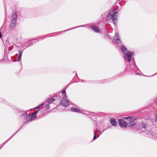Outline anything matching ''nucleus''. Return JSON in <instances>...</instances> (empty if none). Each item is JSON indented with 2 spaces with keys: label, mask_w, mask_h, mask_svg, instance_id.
Returning a JSON list of instances; mask_svg holds the SVG:
<instances>
[{
  "label": "nucleus",
  "mask_w": 157,
  "mask_h": 157,
  "mask_svg": "<svg viewBox=\"0 0 157 157\" xmlns=\"http://www.w3.org/2000/svg\"><path fill=\"white\" fill-rule=\"evenodd\" d=\"M94 136L93 137V140H95L96 139H97V138H98L99 136V135H98V136H96V133L95 132H94Z\"/></svg>",
  "instance_id": "30"
},
{
  "label": "nucleus",
  "mask_w": 157,
  "mask_h": 157,
  "mask_svg": "<svg viewBox=\"0 0 157 157\" xmlns=\"http://www.w3.org/2000/svg\"><path fill=\"white\" fill-rule=\"evenodd\" d=\"M135 120L132 121L131 122L128 123V126L129 127H131L133 126H134L136 124V122H135Z\"/></svg>",
  "instance_id": "21"
},
{
  "label": "nucleus",
  "mask_w": 157,
  "mask_h": 157,
  "mask_svg": "<svg viewBox=\"0 0 157 157\" xmlns=\"http://www.w3.org/2000/svg\"><path fill=\"white\" fill-rule=\"evenodd\" d=\"M75 78H74L71 81V83L68 84L67 86V87L68 86H69L71 84H72L74 82H79V81H78V82H76V81H74V79Z\"/></svg>",
  "instance_id": "31"
},
{
  "label": "nucleus",
  "mask_w": 157,
  "mask_h": 157,
  "mask_svg": "<svg viewBox=\"0 0 157 157\" xmlns=\"http://www.w3.org/2000/svg\"><path fill=\"white\" fill-rule=\"evenodd\" d=\"M121 50L122 51L124 55L128 53V51L127 48L123 45H121Z\"/></svg>",
  "instance_id": "11"
},
{
  "label": "nucleus",
  "mask_w": 157,
  "mask_h": 157,
  "mask_svg": "<svg viewBox=\"0 0 157 157\" xmlns=\"http://www.w3.org/2000/svg\"><path fill=\"white\" fill-rule=\"evenodd\" d=\"M132 63H133L132 66H131V71L134 72L138 71H140V70L136 64L134 58H132Z\"/></svg>",
  "instance_id": "6"
},
{
  "label": "nucleus",
  "mask_w": 157,
  "mask_h": 157,
  "mask_svg": "<svg viewBox=\"0 0 157 157\" xmlns=\"http://www.w3.org/2000/svg\"><path fill=\"white\" fill-rule=\"evenodd\" d=\"M87 113H89L90 115L91 116H96L98 115V114L92 112H90L89 111H87Z\"/></svg>",
  "instance_id": "25"
},
{
  "label": "nucleus",
  "mask_w": 157,
  "mask_h": 157,
  "mask_svg": "<svg viewBox=\"0 0 157 157\" xmlns=\"http://www.w3.org/2000/svg\"><path fill=\"white\" fill-rule=\"evenodd\" d=\"M112 79L113 80V78H109L107 79H104L102 80H100L98 81V83L101 84L106 82H109L112 81V80H111V79Z\"/></svg>",
  "instance_id": "12"
},
{
  "label": "nucleus",
  "mask_w": 157,
  "mask_h": 157,
  "mask_svg": "<svg viewBox=\"0 0 157 157\" xmlns=\"http://www.w3.org/2000/svg\"><path fill=\"white\" fill-rule=\"evenodd\" d=\"M77 78H78L79 79V80L81 82H86V80H83L82 79H80L79 78V77H78V76H77Z\"/></svg>",
  "instance_id": "35"
},
{
  "label": "nucleus",
  "mask_w": 157,
  "mask_h": 157,
  "mask_svg": "<svg viewBox=\"0 0 157 157\" xmlns=\"http://www.w3.org/2000/svg\"><path fill=\"white\" fill-rule=\"evenodd\" d=\"M113 23L115 25L117 21V18L116 17H112V19Z\"/></svg>",
  "instance_id": "26"
},
{
  "label": "nucleus",
  "mask_w": 157,
  "mask_h": 157,
  "mask_svg": "<svg viewBox=\"0 0 157 157\" xmlns=\"http://www.w3.org/2000/svg\"><path fill=\"white\" fill-rule=\"evenodd\" d=\"M113 39L116 45H118L119 44H122V42L121 40L119 39L118 33H115V35L113 37Z\"/></svg>",
  "instance_id": "8"
},
{
  "label": "nucleus",
  "mask_w": 157,
  "mask_h": 157,
  "mask_svg": "<svg viewBox=\"0 0 157 157\" xmlns=\"http://www.w3.org/2000/svg\"><path fill=\"white\" fill-rule=\"evenodd\" d=\"M73 72L75 73V76L74 77V78H75L76 77H77V72L76 71H74Z\"/></svg>",
  "instance_id": "38"
},
{
  "label": "nucleus",
  "mask_w": 157,
  "mask_h": 157,
  "mask_svg": "<svg viewBox=\"0 0 157 157\" xmlns=\"http://www.w3.org/2000/svg\"><path fill=\"white\" fill-rule=\"evenodd\" d=\"M49 104L48 103V104H46L45 105V108L47 109H50V105H49Z\"/></svg>",
  "instance_id": "34"
},
{
  "label": "nucleus",
  "mask_w": 157,
  "mask_h": 157,
  "mask_svg": "<svg viewBox=\"0 0 157 157\" xmlns=\"http://www.w3.org/2000/svg\"><path fill=\"white\" fill-rule=\"evenodd\" d=\"M157 73H155V74H154V75H153L151 76H154V75H157Z\"/></svg>",
  "instance_id": "44"
},
{
  "label": "nucleus",
  "mask_w": 157,
  "mask_h": 157,
  "mask_svg": "<svg viewBox=\"0 0 157 157\" xmlns=\"http://www.w3.org/2000/svg\"><path fill=\"white\" fill-rule=\"evenodd\" d=\"M17 133L16 132L9 139L7 140L5 142L2 143L0 146V148L1 149L5 144L10 139H11Z\"/></svg>",
  "instance_id": "14"
},
{
  "label": "nucleus",
  "mask_w": 157,
  "mask_h": 157,
  "mask_svg": "<svg viewBox=\"0 0 157 157\" xmlns=\"http://www.w3.org/2000/svg\"><path fill=\"white\" fill-rule=\"evenodd\" d=\"M3 43L4 44L5 48H7L9 45L10 43L8 40H6L5 41H3Z\"/></svg>",
  "instance_id": "22"
},
{
  "label": "nucleus",
  "mask_w": 157,
  "mask_h": 157,
  "mask_svg": "<svg viewBox=\"0 0 157 157\" xmlns=\"http://www.w3.org/2000/svg\"><path fill=\"white\" fill-rule=\"evenodd\" d=\"M87 111H86V113H83V114H85L88 115H90L89 113H87Z\"/></svg>",
  "instance_id": "40"
},
{
  "label": "nucleus",
  "mask_w": 157,
  "mask_h": 157,
  "mask_svg": "<svg viewBox=\"0 0 157 157\" xmlns=\"http://www.w3.org/2000/svg\"><path fill=\"white\" fill-rule=\"evenodd\" d=\"M20 117H24V119L25 121L23 122V124L16 132H17V133L23 126L24 125L27 124L28 123L32 121V119H31V118L30 114H27L26 113H24L21 115Z\"/></svg>",
  "instance_id": "1"
},
{
  "label": "nucleus",
  "mask_w": 157,
  "mask_h": 157,
  "mask_svg": "<svg viewBox=\"0 0 157 157\" xmlns=\"http://www.w3.org/2000/svg\"><path fill=\"white\" fill-rule=\"evenodd\" d=\"M2 34L1 32H0V38H2Z\"/></svg>",
  "instance_id": "41"
},
{
  "label": "nucleus",
  "mask_w": 157,
  "mask_h": 157,
  "mask_svg": "<svg viewBox=\"0 0 157 157\" xmlns=\"http://www.w3.org/2000/svg\"><path fill=\"white\" fill-rule=\"evenodd\" d=\"M67 88V87L65 88H64L63 89V90L62 92V95L64 96L63 97H65V98H67V96L65 89Z\"/></svg>",
  "instance_id": "23"
},
{
  "label": "nucleus",
  "mask_w": 157,
  "mask_h": 157,
  "mask_svg": "<svg viewBox=\"0 0 157 157\" xmlns=\"http://www.w3.org/2000/svg\"><path fill=\"white\" fill-rule=\"evenodd\" d=\"M55 100V99L53 98H48L46 99V101L48 103L51 104Z\"/></svg>",
  "instance_id": "20"
},
{
  "label": "nucleus",
  "mask_w": 157,
  "mask_h": 157,
  "mask_svg": "<svg viewBox=\"0 0 157 157\" xmlns=\"http://www.w3.org/2000/svg\"><path fill=\"white\" fill-rule=\"evenodd\" d=\"M134 53V52H132L130 51H128V53L124 54L123 56L124 58L125 61L128 63L131 61H132L133 54Z\"/></svg>",
  "instance_id": "2"
},
{
  "label": "nucleus",
  "mask_w": 157,
  "mask_h": 157,
  "mask_svg": "<svg viewBox=\"0 0 157 157\" xmlns=\"http://www.w3.org/2000/svg\"><path fill=\"white\" fill-rule=\"evenodd\" d=\"M45 37L43 36L41 37L38 38L36 39H34L31 40H30L26 43V44H28L27 45L26 47H29L33 45V43H36L38 41H40L44 39Z\"/></svg>",
  "instance_id": "4"
},
{
  "label": "nucleus",
  "mask_w": 157,
  "mask_h": 157,
  "mask_svg": "<svg viewBox=\"0 0 157 157\" xmlns=\"http://www.w3.org/2000/svg\"><path fill=\"white\" fill-rule=\"evenodd\" d=\"M44 104V103H43L39 105L37 107H35L34 108V109H38L40 108V107H41Z\"/></svg>",
  "instance_id": "29"
},
{
  "label": "nucleus",
  "mask_w": 157,
  "mask_h": 157,
  "mask_svg": "<svg viewBox=\"0 0 157 157\" xmlns=\"http://www.w3.org/2000/svg\"><path fill=\"white\" fill-rule=\"evenodd\" d=\"M61 106L64 107H67L70 104L69 101L66 98L63 97L60 102Z\"/></svg>",
  "instance_id": "5"
},
{
  "label": "nucleus",
  "mask_w": 157,
  "mask_h": 157,
  "mask_svg": "<svg viewBox=\"0 0 157 157\" xmlns=\"http://www.w3.org/2000/svg\"><path fill=\"white\" fill-rule=\"evenodd\" d=\"M59 94L60 93H59V94H56L54 97L56 98L57 99H59L60 97L59 95Z\"/></svg>",
  "instance_id": "33"
},
{
  "label": "nucleus",
  "mask_w": 157,
  "mask_h": 157,
  "mask_svg": "<svg viewBox=\"0 0 157 157\" xmlns=\"http://www.w3.org/2000/svg\"><path fill=\"white\" fill-rule=\"evenodd\" d=\"M90 28L95 33H99L100 32V30L99 28L96 25H92L90 26Z\"/></svg>",
  "instance_id": "10"
},
{
  "label": "nucleus",
  "mask_w": 157,
  "mask_h": 157,
  "mask_svg": "<svg viewBox=\"0 0 157 157\" xmlns=\"http://www.w3.org/2000/svg\"><path fill=\"white\" fill-rule=\"evenodd\" d=\"M110 122L113 126H116L117 124V122L116 120L113 118H111L110 119Z\"/></svg>",
  "instance_id": "17"
},
{
  "label": "nucleus",
  "mask_w": 157,
  "mask_h": 157,
  "mask_svg": "<svg viewBox=\"0 0 157 157\" xmlns=\"http://www.w3.org/2000/svg\"><path fill=\"white\" fill-rule=\"evenodd\" d=\"M135 120V117H128V118L127 119L128 121L129 122H131L132 121Z\"/></svg>",
  "instance_id": "24"
},
{
  "label": "nucleus",
  "mask_w": 157,
  "mask_h": 157,
  "mask_svg": "<svg viewBox=\"0 0 157 157\" xmlns=\"http://www.w3.org/2000/svg\"><path fill=\"white\" fill-rule=\"evenodd\" d=\"M155 121H157V115L156 116V117L155 118Z\"/></svg>",
  "instance_id": "45"
},
{
  "label": "nucleus",
  "mask_w": 157,
  "mask_h": 157,
  "mask_svg": "<svg viewBox=\"0 0 157 157\" xmlns=\"http://www.w3.org/2000/svg\"><path fill=\"white\" fill-rule=\"evenodd\" d=\"M136 75H140V74L139 73H137H137H136Z\"/></svg>",
  "instance_id": "43"
},
{
  "label": "nucleus",
  "mask_w": 157,
  "mask_h": 157,
  "mask_svg": "<svg viewBox=\"0 0 157 157\" xmlns=\"http://www.w3.org/2000/svg\"><path fill=\"white\" fill-rule=\"evenodd\" d=\"M73 106H76V105H73Z\"/></svg>",
  "instance_id": "47"
},
{
  "label": "nucleus",
  "mask_w": 157,
  "mask_h": 157,
  "mask_svg": "<svg viewBox=\"0 0 157 157\" xmlns=\"http://www.w3.org/2000/svg\"><path fill=\"white\" fill-rule=\"evenodd\" d=\"M23 51L19 50L18 51V57L17 59V61H19L21 59Z\"/></svg>",
  "instance_id": "19"
},
{
  "label": "nucleus",
  "mask_w": 157,
  "mask_h": 157,
  "mask_svg": "<svg viewBox=\"0 0 157 157\" xmlns=\"http://www.w3.org/2000/svg\"><path fill=\"white\" fill-rule=\"evenodd\" d=\"M17 18V12L14 10L12 16L11 21L10 24V27L11 29L13 28L15 26Z\"/></svg>",
  "instance_id": "3"
},
{
  "label": "nucleus",
  "mask_w": 157,
  "mask_h": 157,
  "mask_svg": "<svg viewBox=\"0 0 157 157\" xmlns=\"http://www.w3.org/2000/svg\"><path fill=\"white\" fill-rule=\"evenodd\" d=\"M111 11L109 13H107L106 14V20L107 21H109L111 20L112 17V13H111Z\"/></svg>",
  "instance_id": "18"
},
{
  "label": "nucleus",
  "mask_w": 157,
  "mask_h": 157,
  "mask_svg": "<svg viewBox=\"0 0 157 157\" xmlns=\"http://www.w3.org/2000/svg\"><path fill=\"white\" fill-rule=\"evenodd\" d=\"M71 111L73 112H74L75 113H82L81 111L79 109L75 107L71 108Z\"/></svg>",
  "instance_id": "16"
},
{
  "label": "nucleus",
  "mask_w": 157,
  "mask_h": 157,
  "mask_svg": "<svg viewBox=\"0 0 157 157\" xmlns=\"http://www.w3.org/2000/svg\"><path fill=\"white\" fill-rule=\"evenodd\" d=\"M106 129H104V130H103L102 131V132H104Z\"/></svg>",
  "instance_id": "46"
},
{
  "label": "nucleus",
  "mask_w": 157,
  "mask_h": 157,
  "mask_svg": "<svg viewBox=\"0 0 157 157\" xmlns=\"http://www.w3.org/2000/svg\"><path fill=\"white\" fill-rule=\"evenodd\" d=\"M0 101L8 105H9V103L6 101L5 100L3 99L2 98H0Z\"/></svg>",
  "instance_id": "27"
},
{
  "label": "nucleus",
  "mask_w": 157,
  "mask_h": 157,
  "mask_svg": "<svg viewBox=\"0 0 157 157\" xmlns=\"http://www.w3.org/2000/svg\"><path fill=\"white\" fill-rule=\"evenodd\" d=\"M13 46H11L9 48L8 51H10L13 49Z\"/></svg>",
  "instance_id": "36"
},
{
  "label": "nucleus",
  "mask_w": 157,
  "mask_h": 157,
  "mask_svg": "<svg viewBox=\"0 0 157 157\" xmlns=\"http://www.w3.org/2000/svg\"><path fill=\"white\" fill-rule=\"evenodd\" d=\"M87 25H80V26H76V27H73V28H70L69 29L65 30L63 31H60L59 32L62 33L63 32L67 31H68V30H71V29H75L77 28H78V27H87Z\"/></svg>",
  "instance_id": "13"
},
{
  "label": "nucleus",
  "mask_w": 157,
  "mask_h": 157,
  "mask_svg": "<svg viewBox=\"0 0 157 157\" xmlns=\"http://www.w3.org/2000/svg\"><path fill=\"white\" fill-rule=\"evenodd\" d=\"M97 131L98 132H99V134L98 135H100L101 133H102V132H101V131L99 130H98V129H97Z\"/></svg>",
  "instance_id": "37"
},
{
  "label": "nucleus",
  "mask_w": 157,
  "mask_h": 157,
  "mask_svg": "<svg viewBox=\"0 0 157 157\" xmlns=\"http://www.w3.org/2000/svg\"><path fill=\"white\" fill-rule=\"evenodd\" d=\"M118 14L117 11H116L113 12V13L112 14V17H116L117 16V15Z\"/></svg>",
  "instance_id": "28"
},
{
  "label": "nucleus",
  "mask_w": 157,
  "mask_h": 157,
  "mask_svg": "<svg viewBox=\"0 0 157 157\" xmlns=\"http://www.w3.org/2000/svg\"><path fill=\"white\" fill-rule=\"evenodd\" d=\"M128 117H124V119H126L127 120V119H128Z\"/></svg>",
  "instance_id": "42"
},
{
  "label": "nucleus",
  "mask_w": 157,
  "mask_h": 157,
  "mask_svg": "<svg viewBox=\"0 0 157 157\" xmlns=\"http://www.w3.org/2000/svg\"><path fill=\"white\" fill-rule=\"evenodd\" d=\"M105 37V38L106 37H109V35L108 34H106L104 35Z\"/></svg>",
  "instance_id": "39"
},
{
  "label": "nucleus",
  "mask_w": 157,
  "mask_h": 157,
  "mask_svg": "<svg viewBox=\"0 0 157 157\" xmlns=\"http://www.w3.org/2000/svg\"><path fill=\"white\" fill-rule=\"evenodd\" d=\"M13 108L14 109H16L14 108Z\"/></svg>",
  "instance_id": "49"
},
{
  "label": "nucleus",
  "mask_w": 157,
  "mask_h": 157,
  "mask_svg": "<svg viewBox=\"0 0 157 157\" xmlns=\"http://www.w3.org/2000/svg\"><path fill=\"white\" fill-rule=\"evenodd\" d=\"M16 55L17 56H18V54H16Z\"/></svg>",
  "instance_id": "48"
},
{
  "label": "nucleus",
  "mask_w": 157,
  "mask_h": 157,
  "mask_svg": "<svg viewBox=\"0 0 157 157\" xmlns=\"http://www.w3.org/2000/svg\"><path fill=\"white\" fill-rule=\"evenodd\" d=\"M7 53L6 48H5V51H4V56L7 57Z\"/></svg>",
  "instance_id": "32"
},
{
  "label": "nucleus",
  "mask_w": 157,
  "mask_h": 157,
  "mask_svg": "<svg viewBox=\"0 0 157 157\" xmlns=\"http://www.w3.org/2000/svg\"><path fill=\"white\" fill-rule=\"evenodd\" d=\"M41 112L40 111V109H38L35 112L32 113L30 114V117L31 119H32V121L34 120L36 117V115L39 113H41Z\"/></svg>",
  "instance_id": "9"
},
{
  "label": "nucleus",
  "mask_w": 157,
  "mask_h": 157,
  "mask_svg": "<svg viewBox=\"0 0 157 157\" xmlns=\"http://www.w3.org/2000/svg\"><path fill=\"white\" fill-rule=\"evenodd\" d=\"M140 124L142 129H144L145 131L149 130H147L148 127L146 125V124L144 122H141Z\"/></svg>",
  "instance_id": "15"
},
{
  "label": "nucleus",
  "mask_w": 157,
  "mask_h": 157,
  "mask_svg": "<svg viewBox=\"0 0 157 157\" xmlns=\"http://www.w3.org/2000/svg\"><path fill=\"white\" fill-rule=\"evenodd\" d=\"M107 12H105V14H106V13H107Z\"/></svg>",
  "instance_id": "50"
},
{
  "label": "nucleus",
  "mask_w": 157,
  "mask_h": 157,
  "mask_svg": "<svg viewBox=\"0 0 157 157\" xmlns=\"http://www.w3.org/2000/svg\"><path fill=\"white\" fill-rule=\"evenodd\" d=\"M119 126L121 128H126L127 126V123L122 119H120L118 120Z\"/></svg>",
  "instance_id": "7"
},
{
  "label": "nucleus",
  "mask_w": 157,
  "mask_h": 157,
  "mask_svg": "<svg viewBox=\"0 0 157 157\" xmlns=\"http://www.w3.org/2000/svg\"><path fill=\"white\" fill-rule=\"evenodd\" d=\"M156 37H157V35H156Z\"/></svg>",
  "instance_id": "51"
}]
</instances>
